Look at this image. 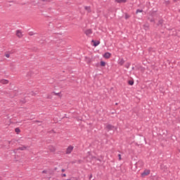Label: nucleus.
I'll use <instances>...</instances> for the list:
<instances>
[{
	"label": "nucleus",
	"mask_w": 180,
	"mask_h": 180,
	"mask_svg": "<svg viewBox=\"0 0 180 180\" xmlns=\"http://www.w3.org/2000/svg\"><path fill=\"white\" fill-rule=\"evenodd\" d=\"M28 34L29 36H33V34H36V33H34L33 32H30Z\"/></svg>",
	"instance_id": "nucleus-21"
},
{
	"label": "nucleus",
	"mask_w": 180,
	"mask_h": 180,
	"mask_svg": "<svg viewBox=\"0 0 180 180\" xmlns=\"http://www.w3.org/2000/svg\"><path fill=\"white\" fill-rule=\"evenodd\" d=\"M15 133H17V134H19L20 133V129L19 128H15Z\"/></svg>",
	"instance_id": "nucleus-15"
},
{
	"label": "nucleus",
	"mask_w": 180,
	"mask_h": 180,
	"mask_svg": "<svg viewBox=\"0 0 180 180\" xmlns=\"http://www.w3.org/2000/svg\"><path fill=\"white\" fill-rule=\"evenodd\" d=\"M42 2H51V0H41Z\"/></svg>",
	"instance_id": "nucleus-23"
},
{
	"label": "nucleus",
	"mask_w": 180,
	"mask_h": 180,
	"mask_svg": "<svg viewBox=\"0 0 180 180\" xmlns=\"http://www.w3.org/2000/svg\"><path fill=\"white\" fill-rule=\"evenodd\" d=\"M118 157H119V160H122V155L119 154V155H118Z\"/></svg>",
	"instance_id": "nucleus-24"
},
{
	"label": "nucleus",
	"mask_w": 180,
	"mask_h": 180,
	"mask_svg": "<svg viewBox=\"0 0 180 180\" xmlns=\"http://www.w3.org/2000/svg\"><path fill=\"white\" fill-rule=\"evenodd\" d=\"M150 170H145L142 174L141 176H147V175H150Z\"/></svg>",
	"instance_id": "nucleus-4"
},
{
	"label": "nucleus",
	"mask_w": 180,
	"mask_h": 180,
	"mask_svg": "<svg viewBox=\"0 0 180 180\" xmlns=\"http://www.w3.org/2000/svg\"><path fill=\"white\" fill-rule=\"evenodd\" d=\"M100 65H101V67H105V65H106V63H105V61H103V60H101V61L100 62Z\"/></svg>",
	"instance_id": "nucleus-12"
},
{
	"label": "nucleus",
	"mask_w": 180,
	"mask_h": 180,
	"mask_svg": "<svg viewBox=\"0 0 180 180\" xmlns=\"http://www.w3.org/2000/svg\"><path fill=\"white\" fill-rule=\"evenodd\" d=\"M130 18V15L125 13V19L127 20Z\"/></svg>",
	"instance_id": "nucleus-18"
},
{
	"label": "nucleus",
	"mask_w": 180,
	"mask_h": 180,
	"mask_svg": "<svg viewBox=\"0 0 180 180\" xmlns=\"http://www.w3.org/2000/svg\"><path fill=\"white\" fill-rule=\"evenodd\" d=\"M84 33L89 37L91 36V30H87Z\"/></svg>",
	"instance_id": "nucleus-11"
},
{
	"label": "nucleus",
	"mask_w": 180,
	"mask_h": 180,
	"mask_svg": "<svg viewBox=\"0 0 180 180\" xmlns=\"http://www.w3.org/2000/svg\"><path fill=\"white\" fill-rule=\"evenodd\" d=\"M74 150V146H69L68 148L66 149L65 154H71L72 153V150Z\"/></svg>",
	"instance_id": "nucleus-2"
},
{
	"label": "nucleus",
	"mask_w": 180,
	"mask_h": 180,
	"mask_svg": "<svg viewBox=\"0 0 180 180\" xmlns=\"http://www.w3.org/2000/svg\"><path fill=\"white\" fill-rule=\"evenodd\" d=\"M162 23H164V20H160L158 22V26H160V27H162Z\"/></svg>",
	"instance_id": "nucleus-10"
},
{
	"label": "nucleus",
	"mask_w": 180,
	"mask_h": 180,
	"mask_svg": "<svg viewBox=\"0 0 180 180\" xmlns=\"http://www.w3.org/2000/svg\"><path fill=\"white\" fill-rule=\"evenodd\" d=\"M120 65H123V64H124V59H121L120 63H119Z\"/></svg>",
	"instance_id": "nucleus-16"
},
{
	"label": "nucleus",
	"mask_w": 180,
	"mask_h": 180,
	"mask_svg": "<svg viewBox=\"0 0 180 180\" xmlns=\"http://www.w3.org/2000/svg\"><path fill=\"white\" fill-rule=\"evenodd\" d=\"M16 36L20 39V37H22V32L20 30L16 31Z\"/></svg>",
	"instance_id": "nucleus-7"
},
{
	"label": "nucleus",
	"mask_w": 180,
	"mask_h": 180,
	"mask_svg": "<svg viewBox=\"0 0 180 180\" xmlns=\"http://www.w3.org/2000/svg\"><path fill=\"white\" fill-rule=\"evenodd\" d=\"M154 16H155V13H151L150 16L148 17V20L153 23H155V19H154Z\"/></svg>",
	"instance_id": "nucleus-1"
},
{
	"label": "nucleus",
	"mask_w": 180,
	"mask_h": 180,
	"mask_svg": "<svg viewBox=\"0 0 180 180\" xmlns=\"http://www.w3.org/2000/svg\"><path fill=\"white\" fill-rule=\"evenodd\" d=\"M35 122H36L37 123H41V122L38 121V120H36Z\"/></svg>",
	"instance_id": "nucleus-31"
},
{
	"label": "nucleus",
	"mask_w": 180,
	"mask_h": 180,
	"mask_svg": "<svg viewBox=\"0 0 180 180\" xmlns=\"http://www.w3.org/2000/svg\"><path fill=\"white\" fill-rule=\"evenodd\" d=\"M27 147L26 146H22V147H19L18 148V150H20L21 151H23L25 150H26Z\"/></svg>",
	"instance_id": "nucleus-13"
},
{
	"label": "nucleus",
	"mask_w": 180,
	"mask_h": 180,
	"mask_svg": "<svg viewBox=\"0 0 180 180\" xmlns=\"http://www.w3.org/2000/svg\"><path fill=\"white\" fill-rule=\"evenodd\" d=\"M115 2L117 4H126L127 2V0H115Z\"/></svg>",
	"instance_id": "nucleus-9"
},
{
	"label": "nucleus",
	"mask_w": 180,
	"mask_h": 180,
	"mask_svg": "<svg viewBox=\"0 0 180 180\" xmlns=\"http://www.w3.org/2000/svg\"><path fill=\"white\" fill-rule=\"evenodd\" d=\"M86 61H87V63H91V60L90 59H87Z\"/></svg>",
	"instance_id": "nucleus-29"
},
{
	"label": "nucleus",
	"mask_w": 180,
	"mask_h": 180,
	"mask_svg": "<svg viewBox=\"0 0 180 180\" xmlns=\"http://www.w3.org/2000/svg\"><path fill=\"white\" fill-rule=\"evenodd\" d=\"M33 94H34V93H33V91H32V95H33Z\"/></svg>",
	"instance_id": "nucleus-35"
},
{
	"label": "nucleus",
	"mask_w": 180,
	"mask_h": 180,
	"mask_svg": "<svg viewBox=\"0 0 180 180\" xmlns=\"http://www.w3.org/2000/svg\"><path fill=\"white\" fill-rule=\"evenodd\" d=\"M84 8H85L86 11H88V9H89V7L85 6Z\"/></svg>",
	"instance_id": "nucleus-26"
},
{
	"label": "nucleus",
	"mask_w": 180,
	"mask_h": 180,
	"mask_svg": "<svg viewBox=\"0 0 180 180\" xmlns=\"http://www.w3.org/2000/svg\"><path fill=\"white\" fill-rule=\"evenodd\" d=\"M91 43H93V46L94 47H96L97 46H99V44H101V41H95V40H91Z\"/></svg>",
	"instance_id": "nucleus-3"
},
{
	"label": "nucleus",
	"mask_w": 180,
	"mask_h": 180,
	"mask_svg": "<svg viewBox=\"0 0 180 180\" xmlns=\"http://www.w3.org/2000/svg\"><path fill=\"white\" fill-rule=\"evenodd\" d=\"M115 105H117V103H116Z\"/></svg>",
	"instance_id": "nucleus-36"
},
{
	"label": "nucleus",
	"mask_w": 180,
	"mask_h": 180,
	"mask_svg": "<svg viewBox=\"0 0 180 180\" xmlns=\"http://www.w3.org/2000/svg\"><path fill=\"white\" fill-rule=\"evenodd\" d=\"M106 129L109 131L110 130H113V129H115V126L112 125V124H108L106 126Z\"/></svg>",
	"instance_id": "nucleus-5"
},
{
	"label": "nucleus",
	"mask_w": 180,
	"mask_h": 180,
	"mask_svg": "<svg viewBox=\"0 0 180 180\" xmlns=\"http://www.w3.org/2000/svg\"><path fill=\"white\" fill-rule=\"evenodd\" d=\"M61 171L62 172H65V169H62Z\"/></svg>",
	"instance_id": "nucleus-28"
},
{
	"label": "nucleus",
	"mask_w": 180,
	"mask_h": 180,
	"mask_svg": "<svg viewBox=\"0 0 180 180\" xmlns=\"http://www.w3.org/2000/svg\"><path fill=\"white\" fill-rule=\"evenodd\" d=\"M5 56L7 58H9V57H11V55L9 53H6L5 54Z\"/></svg>",
	"instance_id": "nucleus-22"
},
{
	"label": "nucleus",
	"mask_w": 180,
	"mask_h": 180,
	"mask_svg": "<svg viewBox=\"0 0 180 180\" xmlns=\"http://www.w3.org/2000/svg\"><path fill=\"white\" fill-rule=\"evenodd\" d=\"M128 84H129V85H134V82L133 80H129V81L128 82Z\"/></svg>",
	"instance_id": "nucleus-17"
},
{
	"label": "nucleus",
	"mask_w": 180,
	"mask_h": 180,
	"mask_svg": "<svg viewBox=\"0 0 180 180\" xmlns=\"http://www.w3.org/2000/svg\"><path fill=\"white\" fill-rule=\"evenodd\" d=\"M27 75H30V77H32V72H28Z\"/></svg>",
	"instance_id": "nucleus-27"
},
{
	"label": "nucleus",
	"mask_w": 180,
	"mask_h": 180,
	"mask_svg": "<svg viewBox=\"0 0 180 180\" xmlns=\"http://www.w3.org/2000/svg\"><path fill=\"white\" fill-rule=\"evenodd\" d=\"M89 179H91V176H89Z\"/></svg>",
	"instance_id": "nucleus-34"
},
{
	"label": "nucleus",
	"mask_w": 180,
	"mask_h": 180,
	"mask_svg": "<svg viewBox=\"0 0 180 180\" xmlns=\"http://www.w3.org/2000/svg\"><path fill=\"white\" fill-rule=\"evenodd\" d=\"M62 176H67V174H62Z\"/></svg>",
	"instance_id": "nucleus-30"
},
{
	"label": "nucleus",
	"mask_w": 180,
	"mask_h": 180,
	"mask_svg": "<svg viewBox=\"0 0 180 180\" xmlns=\"http://www.w3.org/2000/svg\"><path fill=\"white\" fill-rule=\"evenodd\" d=\"M141 12H143V10L137 9L136 13H141Z\"/></svg>",
	"instance_id": "nucleus-20"
},
{
	"label": "nucleus",
	"mask_w": 180,
	"mask_h": 180,
	"mask_svg": "<svg viewBox=\"0 0 180 180\" xmlns=\"http://www.w3.org/2000/svg\"><path fill=\"white\" fill-rule=\"evenodd\" d=\"M110 56H112L110 53L106 52L104 53L103 57L104 58H110Z\"/></svg>",
	"instance_id": "nucleus-6"
},
{
	"label": "nucleus",
	"mask_w": 180,
	"mask_h": 180,
	"mask_svg": "<svg viewBox=\"0 0 180 180\" xmlns=\"http://www.w3.org/2000/svg\"><path fill=\"white\" fill-rule=\"evenodd\" d=\"M125 68H130V63H127L126 65H125Z\"/></svg>",
	"instance_id": "nucleus-19"
},
{
	"label": "nucleus",
	"mask_w": 180,
	"mask_h": 180,
	"mask_svg": "<svg viewBox=\"0 0 180 180\" xmlns=\"http://www.w3.org/2000/svg\"><path fill=\"white\" fill-rule=\"evenodd\" d=\"M42 174H47V170L42 171Z\"/></svg>",
	"instance_id": "nucleus-25"
},
{
	"label": "nucleus",
	"mask_w": 180,
	"mask_h": 180,
	"mask_svg": "<svg viewBox=\"0 0 180 180\" xmlns=\"http://www.w3.org/2000/svg\"><path fill=\"white\" fill-rule=\"evenodd\" d=\"M1 84H3L4 85H6V84H9V80L7 79H1L0 81Z\"/></svg>",
	"instance_id": "nucleus-8"
},
{
	"label": "nucleus",
	"mask_w": 180,
	"mask_h": 180,
	"mask_svg": "<svg viewBox=\"0 0 180 180\" xmlns=\"http://www.w3.org/2000/svg\"><path fill=\"white\" fill-rule=\"evenodd\" d=\"M51 94H55L56 96H61V92L56 93L55 91H53Z\"/></svg>",
	"instance_id": "nucleus-14"
},
{
	"label": "nucleus",
	"mask_w": 180,
	"mask_h": 180,
	"mask_svg": "<svg viewBox=\"0 0 180 180\" xmlns=\"http://www.w3.org/2000/svg\"><path fill=\"white\" fill-rule=\"evenodd\" d=\"M51 151H52V152H53V151H56V149L53 148V150H51Z\"/></svg>",
	"instance_id": "nucleus-32"
},
{
	"label": "nucleus",
	"mask_w": 180,
	"mask_h": 180,
	"mask_svg": "<svg viewBox=\"0 0 180 180\" xmlns=\"http://www.w3.org/2000/svg\"><path fill=\"white\" fill-rule=\"evenodd\" d=\"M8 144H11V141H8Z\"/></svg>",
	"instance_id": "nucleus-33"
}]
</instances>
